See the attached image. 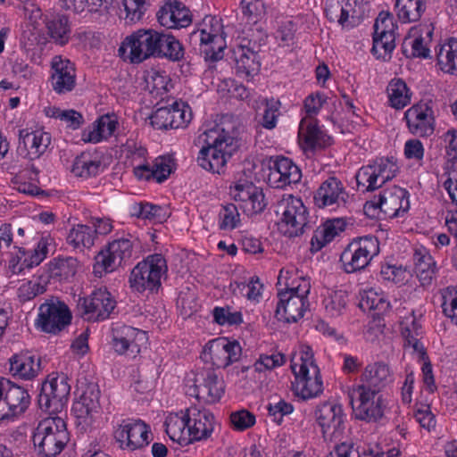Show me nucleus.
<instances>
[{
    "mask_svg": "<svg viewBox=\"0 0 457 457\" xmlns=\"http://www.w3.org/2000/svg\"><path fill=\"white\" fill-rule=\"evenodd\" d=\"M204 135L207 146L200 150L197 162L206 170L220 173L228 159L238 147V123L231 117H223Z\"/></svg>",
    "mask_w": 457,
    "mask_h": 457,
    "instance_id": "obj_1",
    "label": "nucleus"
},
{
    "mask_svg": "<svg viewBox=\"0 0 457 457\" xmlns=\"http://www.w3.org/2000/svg\"><path fill=\"white\" fill-rule=\"evenodd\" d=\"M69 441L64 420L57 416L41 420L33 434V443L41 457H55Z\"/></svg>",
    "mask_w": 457,
    "mask_h": 457,
    "instance_id": "obj_2",
    "label": "nucleus"
},
{
    "mask_svg": "<svg viewBox=\"0 0 457 457\" xmlns=\"http://www.w3.org/2000/svg\"><path fill=\"white\" fill-rule=\"evenodd\" d=\"M226 36L221 19L208 15L204 18L201 28L190 33L189 39L199 46L200 54L205 60L218 61L223 57Z\"/></svg>",
    "mask_w": 457,
    "mask_h": 457,
    "instance_id": "obj_3",
    "label": "nucleus"
},
{
    "mask_svg": "<svg viewBox=\"0 0 457 457\" xmlns=\"http://www.w3.org/2000/svg\"><path fill=\"white\" fill-rule=\"evenodd\" d=\"M299 361L297 362L293 359L291 364L295 377V390L303 399L316 397L323 391V382L311 347L302 348Z\"/></svg>",
    "mask_w": 457,
    "mask_h": 457,
    "instance_id": "obj_4",
    "label": "nucleus"
},
{
    "mask_svg": "<svg viewBox=\"0 0 457 457\" xmlns=\"http://www.w3.org/2000/svg\"><path fill=\"white\" fill-rule=\"evenodd\" d=\"M165 33L154 29H138L126 37L119 48L120 54L129 50V59L139 63L150 57H158Z\"/></svg>",
    "mask_w": 457,
    "mask_h": 457,
    "instance_id": "obj_5",
    "label": "nucleus"
},
{
    "mask_svg": "<svg viewBox=\"0 0 457 457\" xmlns=\"http://www.w3.org/2000/svg\"><path fill=\"white\" fill-rule=\"evenodd\" d=\"M278 208L277 212L281 213L278 229L284 236L299 237L312 228L308 210L300 198L289 195L279 202Z\"/></svg>",
    "mask_w": 457,
    "mask_h": 457,
    "instance_id": "obj_6",
    "label": "nucleus"
},
{
    "mask_svg": "<svg viewBox=\"0 0 457 457\" xmlns=\"http://www.w3.org/2000/svg\"><path fill=\"white\" fill-rule=\"evenodd\" d=\"M379 253V242L376 237L365 236L353 239L340 255V262L346 273L366 269Z\"/></svg>",
    "mask_w": 457,
    "mask_h": 457,
    "instance_id": "obj_7",
    "label": "nucleus"
},
{
    "mask_svg": "<svg viewBox=\"0 0 457 457\" xmlns=\"http://www.w3.org/2000/svg\"><path fill=\"white\" fill-rule=\"evenodd\" d=\"M167 271L164 257L160 253L147 256L138 262L129 276L130 287L137 292H154L161 287V278Z\"/></svg>",
    "mask_w": 457,
    "mask_h": 457,
    "instance_id": "obj_8",
    "label": "nucleus"
},
{
    "mask_svg": "<svg viewBox=\"0 0 457 457\" xmlns=\"http://www.w3.org/2000/svg\"><path fill=\"white\" fill-rule=\"evenodd\" d=\"M297 286L287 287L279 291V301L277 304L275 315L278 320L286 322H296L303 318L308 306L307 295L310 292V283L304 278H300Z\"/></svg>",
    "mask_w": 457,
    "mask_h": 457,
    "instance_id": "obj_9",
    "label": "nucleus"
},
{
    "mask_svg": "<svg viewBox=\"0 0 457 457\" xmlns=\"http://www.w3.org/2000/svg\"><path fill=\"white\" fill-rule=\"evenodd\" d=\"M71 318L68 305L52 297L39 306L36 325L43 332L55 335L71 324Z\"/></svg>",
    "mask_w": 457,
    "mask_h": 457,
    "instance_id": "obj_10",
    "label": "nucleus"
},
{
    "mask_svg": "<svg viewBox=\"0 0 457 457\" xmlns=\"http://www.w3.org/2000/svg\"><path fill=\"white\" fill-rule=\"evenodd\" d=\"M133 245L129 238H119L109 243L95 257L94 274L101 278L104 274L112 272L132 256Z\"/></svg>",
    "mask_w": 457,
    "mask_h": 457,
    "instance_id": "obj_11",
    "label": "nucleus"
},
{
    "mask_svg": "<svg viewBox=\"0 0 457 457\" xmlns=\"http://www.w3.org/2000/svg\"><path fill=\"white\" fill-rule=\"evenodd\" d=\"M70 391L71 386L64 374L49 378L41 386L37 400L39 408L49 414L62 411L68 403Z\"/></svg>",
    "mask_w": 457,
    "mask_h": 457,
    "instance_id": "obj_12",
    "label": "nucleus"
},
{
    "mask_svg": "<svg viewBox=\"0 0 457 457\" xmlns=\"http://www.w3.org/2000/svg\"><path fill=\"white\" fill-rule=\"evenodd\" d=\"M397 171L398 166L393 158H379L358 170L355 176L358 188L374 191L395 178Z\"/></svg>",
    "mask_w": 457,
    "mask_h": 457,
    "instance_id": "obj_13",
    "label": "nucleus"
},
{
    "mask_svg": "<svg viewBox=\"0 0 457 457\" xmlns=\"http://www.w3.org/2000/svg\"><path fill=\"white\" fill-rule=\"evenodd\" d=\"M315 419L325 440H339L345 431V414L341 404L324 402L315 410Z\"/></svg>",
    "mask_w": 457,
    "mask_h": 457,
    "instance_id": "obj_14",
    "label": "nucleus"
},
{
    "mask_svg": "<svg viewBox=\"0 0 457 457\" xmlns=\"http://www.w3.org/2000/svg\"><path fill=\"white\" fill-rule=\"evenodd\" d=\"M350 397L352 404L354 399L359 402L358 406L353 407L356 419L376 422L384 416L386 404L379 393L363 386H356L350 393Z\"/></svg>",
    "mask_w": 457,
    "mask_h": 457,
    "instance_id": "obj_15",
    "label": "nucleus"
},
{
    "mask_svg": "<svg viewBox=\"0 0 457 457\" xmlns=\"http://www.w3.org/2000/svg\"><path fill=\"white\" fill-rule=\"evenodd\" d=\"M116 306V301L105 288H98L88 297L79 298L78 309L82 317L90 321L108 319Z\"/></svg>",
    "mask_w": 457,
    "mask_h": 457,
    "instance_id": "obj_16",
    "label": "nucleus"
},
{
    "mask_svg": "<svg viewBox=\"0 0 457 457\" xmlns=\"http://www.w3.org/2000/svg\"><path fill=\"white\" fill-rule=\"evenodd\" d=\"M112 337L114 351L130 357H136L140 353V345L147 339L145 331L120 324L112 327Z\"/></svg>",
    "mask_w": 457,
    "mask_h": 457,
    "instance_id": "obj_17",
    "label": "nucleus"
},
{
    "mask_svg": "<svg viewBox=\"0 0 457 457\" xmlns=\"http://www.w3.org/2000/svg\"><path fill=\"white\" fill-rule=\"evenodd\" d=\"M410 131L419 137H428L434 132V111L432 100H421L404 113Z\"/></svg>",
    "mask_w": 457,
    "mask_h": 457,
    "instance_id": "obj_18",
    "label": "nucleus"
},
{
    "mask_svg": "<svg viewBox=\"0 0 457 457\" xmlns=\"http://www.w3.org/2000/svg\"><path fill=\"white\" fill-rule=\"evenodd\" d=\"M29 404L30 395L28 390L5 378L3 402L0 404V420L24 413Z\"/></svg>",
    "mask_w": 457,
    "mask_h": 457,
    "instance_id": "obj_19",
    "label": "nucleus"
},
{
    "mask_svg": "<svg viewBox=\"0 0 457 457\" xmlns=\"http://www.w3.org/2000/svg\"><path fill=\"white\" fill-rule=\"evenodd\" d=\"M114 437L121 448L131 451L149 444L148 427L141 420H123L114 431Z\"/></svg>",
    "mask_w": 457,
    "mask_h": 457,
    "instance_id": "obj_20",
    "label": "nucleus"
},
{
    "mask_svg": "<svg viewBox=\"0 0 457 457\" xmlns=\"http://www.w3.org/2000/svg\"><path fill=\"white\" fill-rule=\"evenodd\" d=\"M348 197L343 183L336 177H329L315 191L313 201L319 208H334L345 206Z\"/></svg>",
    "mask_w": 457,
    "mask_h": 457,
    "instance_id": "obj_21",
    "label": "nucleus"
},
{
    "mask_svg": "<svg viewBox=\"0 0 457 457\" xmlns=\"http://www.w3.org/2000/svg\"><path fill=\"white\" fill-rule=\"evenodd\" d=\"M270 183L277 188H285L291 184L300 182L302 171L294 162L287 158L279 156L270 162Z\"/></svg>",
    "mask_w": 457,
    "mask_h": 457,
    "instance_id": "obj_22",
    "label": "nucleus"
},
{
    "mask_svg": "<svg viewBox=\"0 0 457 457\" xmlns=\"http://www.w3.org/2000/svg\"><path fill=\"white\" fill-rule=\"evenodd\" d=\"M18 154L29 160L42 156L51 144V135L43 130H20Z\"/></svg>",
    "mask_w": 457,
    "mask_h": 457,
    "instance_id": "obj_23",
    "label": "nucleus"
},
{
    "mask_svg": "<svg viewBox=\"0 0 457 457\" xmlns=\"http://www.w3.org/2000/svg\"><path fill=\"white\" fill-rule=\"evenodd\" d=\"M156 18L167 29L187 28L192 22L190 10L178 0L166 2L156 12Z\"/></svg>",
    "mask_w": 457,
    "mask_h": 457,
    "instance_id": "obj_24",
    "label": "nucleus"
},
{
    "mask_svg": "<svg viewBox=\"0 0 457 457\" xmlns=\"http://www.w3.org/2000/svg\"><path fill=\"white\" fill-rule=\"evenodd\" d=\"M100 390L95 384H89L83 391L79 400L73 403L72 411L82 426H89L94 415L100 409Z\"/></svg>",
    "mask_w": 457,
    "mask_h": 457,
    "instance_id": "obj_25",
    "label": "nucleus"
},
{
    "mask_svg": "<svg viewBox=\"0 0 457 457\" xmlns=\"http://www.w3.org/2000/svg\"><path fill=\"white\" fill-rule=\"evenodd\" d=\"M51 68V83L54 90L58 94L71 91L76 84L74 64L70 60L56 55L52 60Z\"/></svg>",
    "mask_w": 457,
    "mask_h": 457,
    "instance_id": "obj_26",
    "label": "nucleus"
},
{
    "mask_svg": "<svg viewBox=\"0 0 457 457\" xmlns=\"http://www.w3.org/2000/svg\"><path fill=\"white\" fill-rule=\"evenodd\" d=\"M250 41L246 44H239L232 52V59L235 62L237 74L245 79L256 75L261 67L258 50L255 45L250 46Z\"/></svg>",
    "mask_w": 457,
    "mask_h": 457,
    "instance_id": "obj_27",
    "label": "nucleus"
},
{
    "mask_svg": "<svg viewBox=\"0 0 457 457\" xmlns=\"http://www.w3.org/2000/svg\"><path fill=\"white\" fill-rule=\"evenodd\" d=\"M187 422L191 443L208 438L214 428V417L211 411L205 409L188 408Z\"/></svg>",
    "mask_w": 457,
    "mask_h": 457,
    "instance_id": "obj_28",
    "label": "nucleus"
},
{
    "mask_svg": "<svg viewBox=\"0 0 457 457\" xmlns=\"http://www.w3.org/2000/svg\"><path fill=\"white\" fill-rule=\"evenodd\" d=\"M407 195L405 189L397 186L381 191L378 195L383 213L390 218L401 216L409 208Z\"/></svg>",
    "mask_w": 457,
    "mask_h": 457,
    "instance_id": "obj_29",
    "label": "nucleus"
},
{
    "mask_svg": "<svg viewBox=\"0 0 457 457\" xmlns=\"http://www.w3.org/2000/svg\"><path fill=\"white\" fill-rule=\"evenodd\" d=\"M392 380L393 376L389 367L383 362H375L365 368L361 375L362 384L358 386H363L379 393Z\"/></svg>",
    "mask_w": 457,
    "mask_h": 457,
    "instance_id": "obj_30",
    "label": "nucleus"
},
{
    "mask_svg": "<svg viewBox=\"0 0 457 457\" xmlns=\"http://www.w3.org/2000/svg\"><path fill=\"white\" fill-rule=\"evenodd\" d=\"M212 358L217 359L215 364L226 368L240 359L242 348L237 341H228L225 338L214 340L212 343Z\"/></svg>",
    "mask_w": 457,
    "mask_h": 457,
    "instance_id": "obj_31",
    "label": "nucleus"
},
{
    "mask_svg": "<svg viewBox=\"0 0 457 457\" xmlns=\"http://www.w3.org/2000/svg\"><path fill=\"white\" fill-rule=\"evenodd\" d=\"M165 430L169 437L181 445L191 443L188 431L187 409L185 412L170 413L165 420Z\"/></svg>",
    "mask_w": 457,
    "mask_h": 457,
    "instance_id": "obj_32",
    "label": "nucleus"
},
{
    "mask_svg": "<svg viewBox=\"0 0 457 457\" xmlns=\"http://www.w3.org/2000/svg\"><path fill=\"white\" fill-rule=\"evenodd\" d=\"M172 162L170 158L161 156L155 159L153 166L140 164L134 168L135 175L139 179L150 180L155 179L161 183L167 179L172 171Z\"/></svg>",
    "mask_w": 457,
    "mask_h": 457,
    "instance_id": "obj_33",
    "label": "nucleus"
},
{
    "mask_svg": "<svg viewBox=\"0 0 457 457\" xmlns=\"http://www.w3.org/2000/svg\"><path fill=\"white\" fill-rule=\"evenodd\" d=\"M299 138L308 149L323 148L330 144V137L325 135L312 120H302L299 127Z\"/></svg>",
    "mask_w": 457,
    "mask_h": 457,
    "instance_id": "obj_34",
    "label": "nucleus"
},
{
    "mask_svg": "<svg viewBox=\"0 0 457 457\" xmlns=\"http://www.w3.org/2000/svg\"><path fill=\"white\" fill-rule=\"evenodd\" d=\"M345 223L341 219L326 221L315 231L311 240V250L320 251L324 245L331 242L340 232L345 230Z\"/></svg>",
    "mask_w": 457,
    "mask_h": 457,
    "instance_id": "obj_35",
    "label": "nucleus"
},
{
    "mask_svg": "<svg viewBox=\"0 0 457 457\" xmlns=\"http://www.w3.org/2000/svg\"><path fill=\"white\" fill-rule=\"evenodd\" d=\"M414 272L422 286L431 283L436 272V262L433 257L426 250L420 247L413 253Z\"/></svg>",
    "mask_w": 457,
    "mask_h": 457,
    "instance_id": "obj_36",
    "label": "nucleus"
},
{
    "mask_svg": "<svg viewBox=\"0 0 457 457\" xmlns=\"http://www.w3.org/2000/svg\"><path fill=\"white\" fill-rule=\"evenodd\" d=\"M200 396L207 403H214L220 400L225 391L222 378L212 370L206 372L201 382Z\"/></svg>",
    "mask_w": 457,
    "mask_h": 457,
    "instance_id": "obj_37",
    "label": "nucleus"
},
{
    "mask_svg": "<svg viewBox=\"0 0 457 457\" xmlns=\"http://www.w3.org/2000/svg\"><path fill=\"white\" fill-rule=\"evenodd\" d=\"M427 9L426 0H395V10L401 22L418 21Z\"/></svg>",
    "mask_w": 457,
    "mask_h": 457,
    "instance_id": "obj_38",
    "label": "nucleus"
},
{
    "mask_svg": "<svg viewBox=\"0 0 457 457\" xmlns=\"http://www.w3.org/2000/svg\"><path fill=\"white\" fill-rule=\"evenodd\" d=\"M39 362L35 363V357L28 353L15 354L10 359V370L13 376L23 379H31L37 376Z\"/></svg>",
    "mask_w": 457,
    "mask_h": 457,
    "instance_id": "obj_39",
    "label": "nucleus"
},
{
    "mask_svg": "<svg viewBox=\"0 0 457 457\" xmlns=\"http://www.w3.org/2000/svg\"><path fill=\"white\" fill-rule=\"evenodd\" d=\"M437 64L446 73L457 72V38L451 37L440 46L436 54Z\"/></svg>",
    "mask_w": 457,
    "mask_h": 457,
    "instance_id": "obj_40",
    "label": "nucleus"
},
{
    "mask_svg": "<svg viewBox=\"0 0 457 457\" xmlns=\"http://www.w3.org/2000/svg\"><path fill=\"white\" fill-rule=\"evenodd\" d=\"M101 166L102 162L99 157L84 152L74 160L71 171L77 177L87 179L96 176Z\"/></svg>",
    "mask_w": 457,
    "mask_h": 457,
    "instance_id": "obj_41",
    "label": "nucleus"
},
{
    "mask_svg": "<svg viewBox=\"0 0 457 457\" xmlns=\"http://www.w3.org/2000/svg\"><path fill=\"white\" fill-rule=\"evenodd\" d=\"M390 106L401 110L411 103V92L401 79H392L386 88Z\"/></svg>",
    "mask_w": 457,
    "mask_h": 457,
    "instance_id": "obj_42",
    "label": "nucleus"
},
{
    "mask_svg": "<svg viewBox=\"0 0 457 457\" xmlns=\"http://www.w3.org/2000/svg\"><path fill=\"white\" fill-rule=\"evenodd\" d=\"M359 307L364 312L374 311L375 315H381L386 313L391 305L383 293L370 289L361 294Z\"/></svg>",
    "mask_w": 457,
    "mask_h": 457,
    "instance_id": "obj_43",
    "label": "nucleus"
},
{
    "mask_svg": "<svg viewBox=\"0 0 457 457\" xmlns=\"http://www.w3.org/2000/svg\"><path fill=\"white\" fill-rule=\"evenodd\" d=\"M95 231L92 227L79 224L73 227L67 237V242L75 248H90L95 244Z\"/></svg>",
    "mask_w": 457,
    "mask_h": 457,
    "instance_id": "obj_44",
    "label": "nucleus"
},
{
    "mask_svg": "<svg viewBox=\"0 0 457 457\" xmlns=\"http://www.w3.org/2000/svg\"><path fill=\"white\" fill-rule=\"evenodd\" d=\"M46 28L51 38L56 44L63 46L68 43L71 35V28L66 16L60 15L48 21Z\"/></svg>",
    "mask_w": 457,
    "mask_h": 457,
    "instance_id": "obj_45",
    "label": "nucleus"
},
{
    "mask_svg": "<svg viewBox=\"0 0 457 457\" xmlns=\"http://www.w3.org/2000/svg\"><path fill=\"white\" fill-rule=\"evenodd\" d=\"M161 47L158 58H166L172 62H179L184 57L185 50L183 46L170 34L165 33Z\"/></svg>",
    "mask_w": 457,
    "mask_h": 457,
    "instance_id": "obj_46",
    "label": "nucleus"
},
{
    "mask_svg": "<svg viewBox=\"0 0 457 457\" xmlns=\"http://www.w3.org/2000/svg\"><path fill=\"white\" fill-rule=\"evenodd\" d=\"M348 295L344 290H337L330 293L324 300L326 312L332 317L342 314L347 303Z\"/></svg>",
    "mask_w": 457,
    "mask_h": 457,
    "instance_id": "obj_47",
    "label": "nucleus"
},
{
    "mask_svg": "<svg viewBox=\"0 0 457 457\" xmlns=\"http://www.w3.org/2000/svg\"><path fill=\"white\" fill-rule=\"evenodd\" d=\"M395 32L373 34L372 52L378 54V57H385V55L390 54L395 49Z\"/></svg>",
    "mask_w": 457,
    "mask_h": 457,
    "instance_id": "obj_48",
    "label": "nucleus"
},
{
    "mask_svg": "<svg viewBox=\"0 0 457 457\" xmlns=\"http://www.w3.org/2000/svg\"><path fill=\"white\" fill-rule=\"evenodd\" d=\"M48 253L47 242L41 238L33 251L27 252L24 249V257H22V265L26 269H32L39 265Z\"/></svg>",
    "mask_w": 457,
    "mask_h": 457,
    "instance_id": "obj_49",
    "label": "nucleus"
},
{
    "mask_svg": "<svg viewBox=\"0 0 457 457\" xmlns=\"http://www.w3.org/2000/svg\"><path fill=\"white\" fill-rule=\"evenodd\" d=\"M219 228L223 230H232L240 223L237 207L233 204L222 206L219 213Z\"/></svg>",
    "mask_w": 457,
    "mask_h": 457,
    "instance_id": "obj_50",
    "label": "nucleus"
},
{
    "mask_svg": "<svg viewBox=\"0 0 457 457\" xmlns=\"http://www.w3.org/2000/svg\"><path fill=\"white\" fill-rule=\"evenodd\" d=\"M122 4L126 11L125 20L130 23L139 21L150 5L149 0H122Z\"/></svg>",
    "mask_w": 457,
    "mask_h": 457,
    "instance_id": "obj_51",
    "label": "nucleus"
},
{
    "mask_svg": "<svg viewBox=\"0 0 457 457\" xmlns=\"http://www.w3.org/2000/svg\"><path fill=\"white\" fill-rule=\"evenodd\" d=\"M135 215L138 218L156 220L162 222L166 218V212L160 205L149 203H140L134 206Z\"/></svg>",
    "mask_w": 457,
    "mask_h": 457,
    "instance_id": "obj_52",
    "label": "nucleus"
},
{
    "mask_svg": "<svg viewBox=\"0 0 457 457\" xmlns=\"http://www.w3.org/2000/svg\"><path fill=\"white\" fill-rule=\"evenodd\" d=\"M46 291L45 285L37 281L29 280L22 283L17 289V296L21 303H26Z\"/></svg>",
    "mask_w": 457,
    "mask_h": 457,
    "instance_id": "obj_53",
    "label": "nucleus"
},
{
    "mask_svg": "<svg viewBox=\"0 0 457 457\" xmlns=\"http://www.w3.org/2000/svg\"><path fill=\"white\" fill-rule=\"evenodd\" d=\"M280 103L274 99L265 101V110L258 123L266 129H273L279 115Z\"/></svg>",
    "mask_w": 457,
    "mask_h": 457,
    "instance_id": "obj_54",
    "label": "nucleus"
},
{
    "mask_svg": "<svg viewBox=\"0 0 457 457\" xmlns=\"http://www.w3.org/2000/svg\"><path fill=\"white\" fill-rule=\"evenodd\" d=\"M188 108V105L178 102L170 105L171 129L184 128L190 122L192 114Z\"/></svg>",
    "mask_w": 457,
    "mask_h": 457,
    "instance_id": "obj_55",
    "label": "nucleus"
},
{
    "mask_svg": "<svg viewBox=\"0 0 457 457\" xmlns=\"http://www.w3.org/2000/svg\"><path fill=\"white\" fill-rule=\"evenodd\" d=\"M444 313L457 325V286H449L442 293Z\"/></svg>",
    "mask_w": 457,
    "mask_h": 457,
    "instance_id": "obj_56",
    "label": "nucleus"
},
{
    "mask_svg": "<svg viewBox=\"0 0 457 457\" xmlns=\"http://www.w3.org/2000/svg\"><path fill=\"white\" fill-rule=\"evenodd\" d=\"M243 13L253 23L261 21L266 14L262 0H241Z\"/></svg>",
    "mask_w": 457,
    "mask_h": 457,
    "instance_id": "obj_57",
    "label": "nucleus"
},
{
    "mask_svg": "<svg viewBox=\"0 0 457 457\" xmlns=\"http://www.w3.org/2000/svg\"><path fill=\"white\" fill-rule=\"evenodd\" d=\"M75 259H58L50 263V276L52 278H68L70 275H74L76 270L74 269Z\"/></svg>",
    "mask_w": 457,
    "mask_h": 457,
    "instance_id": "obj_58",
    "label": "nucleus"
},
{
    "mask_svg": "<svg viewBox=\"0 0 457 457\" xmlns=\"http://www.w3.org/2000/svg\"><path fill=\"white\" fill-rule=\"evenodd\" d=\"M213 318L220 325H238L243 322L241 312H232L229 307H215L213 309Z\"/></svg>",
    "mask_w": 457,
    "mask_h": 457,
    "instance_id": "obj_59",
    "label": "nucleus"
},
{
    "mask_svg": "<svg viewBox=\"0 0 457 457\" xmlns=\"http://www.w3.org/2000/svg\"><path fill=\"white\" fill-rule=\"evenodd\" d=\"M239 206L249 215L262 212L266 206L262 191L256 187L255 191H253V194H251L249 200H246L245 204Z\"/></svg>",
    "mask_w": 457,
    "mask_h": 457,
    "instance_id": "obj_60",
    "label": "nucleus"
},
{
    "mask_svg": "<svg viewBox=\"0 0 457 457\" xmlns=\"http://www.w3.org/2000/svg\"><path fill=\"white\" fill-rule=\"evenodd\" d=\"M284 363L285 355L280 353L271 355H261L253 364V369L256 372H262L282 366Z\"/></svg>",
    "mask_w": 457,
    "mask_h": 457,
    "instance_id": "obj_61",
    "label": "nucleus"
},
{
    "mask_svg": "<svg viewBox=\"0 0 457 457\" xmlns=\"http://www.w3.org/2000/svg\"><path fill=\"white\" fill-rule=\"evenodd\" d=\"M170 106L158 108L151 116L150 123L156 129H171Z\"/></svg>",
    "mask_w": 457,
    "mask_h": 457,
    "instance_id": "obj_62",
    "label": "nucleus"
},
{
    "mask_svg": "<svg viewBox=\"0 0 457 457\" xmlns=\"http://www.w3.org/2000/svg\"><path fill=\"white\" fill-rule=\"evenodd\" d=\"M267 410L269 415L273 418V421L279 424L285 415L292 413L294 407L291 403L283 399L277 402H271L268 404Z\"/></svg>",
    "mask_w": 457,
    "mask_h": 457,
    "instance_id": "obj_63",
    "label": "nucleus"
},
{
    "mask_svg": "<svg viewBox=\"0 0 457 457\" xmlns=\"http://www.w3.org/2000/svg\"><path fill=\"white\" fill-rule=\"evenodd\" d=\"M230 421L237 430L243 431L255 423V416L246 410H240L230 415Z\"/></svg>",
    "mask_w": 457,
    "mask_h": 457,
    "instance_id": "obj_64",
    "label": "nucleus"
}]
</instances>
